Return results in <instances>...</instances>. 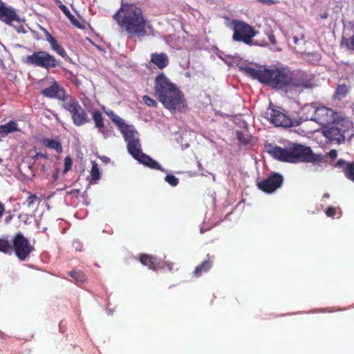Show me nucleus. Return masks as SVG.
Instances as JSON below:
<instances>
[{"instance_id":"1","label":"nucleus","mask_w":354,"mask_h":354,"mask_svg":"<svg viewBox=\"0 0 354 354\" xmlns=\"http://www.w3.org/2000/svg\"><path fill=\"white\" fill-rule=\"evenodd\" d=\"M241 71L247 76L277 89H303L313 86L312 78L306 73L290 71L287 67L261 69L245 66L241 67Z\"/></svg>"},{"instance_id":"2","label":"nucleus","mask_w":354,"mask_h":354,"mask_svg":"<svg viewBox=\"0 0 354 354\" xmlns=\"http://www.w3.org/2000/svg\"><path fill=\"white\" fill-rule=\"evenodd\" d=\"M154 95L165 109L171 111H182L186 107L183 93L163 73L156 77Z\"/></svg>"},{"instance_id":"3","label":"nucleus","mask_w":354,"mask_h":354,"mask_svg":"<svg viewBox=\"0 0 354 354\" xmlns=\"http://www.w3.org/2000/svg\"><path fill=\"white\" fill-rule=\"evenodd\" d=\"M113 17L129 36L143 37L147 35V21L140 8L133 4L122 3Z\"/></svg>"},{"instance_id":"4","label":"nucleus","mask_w":354,"mask_h":354,"mask_svg":"<svg viewBox=\"0 0 354 354\" xmlns=\"http://www.w3.org/2000/svg\"><path fill=\"white\" fill-rule=\"evenodd\" d=\"M62 106L70 113L75 126L81 127L90 122L86 110L82 107L78 100L73 95L66 98L64 103L62 104Z\"/></svg>"},{"instance_id":"5","label":"nucleus","mask_w":354,"mask_h":354,"mask_svg":"<svg viewBox=\"0 0 354 354\" xmlns=\"http://www.w3.org/2000/svg\"><path fill=\"white\" fill-rule=\"evenodd\" d=\"M233 30L232 39L238 42H243L245 44L252 46L253 38L257 32L254 28L243 21L233 19L231 21Z\"/></svg>"},{"instance_id":"6","label":"nucleus","mask_w":354,"mask_h":354,"mask_svg":"<svg viewBox=\"0 0 354 354\" xmlns=\"http://www.w3.org/2000/svg\"><path fill=\"white\" fill-rule=\"evenodd\" d=\"M26 63L35 66L41 67L46 70H50L59 66L60 61L53 55L44 50L34 52L26 57Z\"/></svg>"},{"instance_id":"7","label":"nucleus","mask_w":354,"mask_h":354,"mask_svg":"<svg viewBox=\"0 0 354 354\" xmlns=\"http://www.w3.org/2000/svg\"><path fill=\"white\" fill-rule=\"evenodd\" d=\"M290 162H316L322 159L320 155L313 153L310 147L295 144L290 147Z\"/></svg>"},{"instance_id":"8","label":"nucleus","mask_w":354,"mask_h":354,"mask_svg":"<svg viewBox=\"0 0 354 354\" xmlns=\"http://www.w3.org/2000/svg\"><path fill=\"white\" fill-rule=\"evenodd\" d=\"M34 250V247L21 232L15 235L11 244V252L14 250L19 260H25Z\"/></svg>"},{"instance_id":"9","label":"nucleus","mask_w":354,"mask_h":354,"mask_svg":"<svg viewBox=\"0 0 354 354\" xmlns=\"http://www.w3.org/2000/svg\"><path fill=\"white\" fill-rule=\"evenodd\" d=\"M46 82H48V86L40 92L44 97L57 99L64 103L66 98L72 96L67 94L65 88L54 78L47 80Z\"/></svg>"},{"instance_id":"10","label":"nucleus","mask_w":354,"mask_h":354,"mask_svg":"<svg viewBox=\"0 0 354 354\" xmlns=\"http://www.w3.org/2000/svg\"><path fill=\"white\" fill-rule=\"evenodd\" d=\"M0 21L14 26L18 32H20L19 28H22L19 17L15 10L6 6L5 3L1 1H0Z\"/></svg>"},{"instance_id":"11","label":"nucleus","mask_w":354,"mask_h":354,"mask_svg":"<svg viewBox=\"0 0 354 354\" xmlns=\"http://www.w3.org/2000/svg\"><path fill=\"white\" fill-rule=\"evenodd\" d=\"M283 182V176L277 173L270 174L266 179L257 183L258 188L262 192L271 194L279 188Z\"/></svg>"},{"instance_id":"12","label":"nucleus","mask_w":354,"mask_h":354,"mask_svg":"<svg viewBox=\"0 0 354 354\" xmlns=\"http://www.w3.org/2000/svg\"><path fill=\"white\" fill-rule=\"evenodd\" d=\"M335 112L327 107L319 106L317 108L315 122L326 127L335 121Z\"/></svg>"},{"instance_id":"13","label":"nucleus","mask_w":354,"mask_h":354,"mask_svg":"<svg viewBox=\"0 0 354 354\" xmlns=\"http://www.w3.org/2000/svg\"><path fill=\"white\" fill-rule=\"evenodd\" d=\"M270 116L269 120L271 123L276 127H290L293 125L292 120L289 116L283 112L277 109H272L270 113H267Z\"/></svg>"},{"instance_id":"14","label":"nucleus","mask_w":354,"mask_h":354,"mask_svg":"<svg viewBox=\"0 0 354 354\" xmlns=\"http://www.w3.org/2000/svg\"><path fill=\"white\" fill-rule=\"evenodd\" d=\"M340 124L336 120L329 126L326 127L325 135L331 140H335L340 142L344 140L345 130L339 127Z\"/></svg>"},{"instance_id":"15","label":"nucleus","mask_w":354,"mask_h":354,"mask_svg":"<svg viewBox=\"0 0 354 354\" xmlns=\"http://www.w3.org/2000/svg\"><path fill=\"white\" fill-rule=\"evenodd\" d=\"M139 260L142 265L147 266L149 269L153 270H158L163 268L160 260L150 254H140Z\"/></svg>"},{"instance_id":"16","label":"nucleus","mask_w":354,"mask_h":354,"mask_svg":"<svg viewBox=\"0 0 354 354\" xmlns=\"http://www.w3.org/2000/svg\"><path fill=\"white\" fill-rule=\"evenodd\" d=\"M268 152L277 160L290 162V148L287 149L279 146H273L268 150Z\"/></svg>"},{"instance_id":"17","label":"nucleus","mask_w":354,"mask_h":354,"mask_svg":"<svg viewBox=\"0 0 354 354\" xmlns=\"http://www.w3.org/2000/svg\"><path fill=\"white\" fill-rule=\"evenodd\" d=\"M119 130L122 133L127 144L138 140V133L132 125L124 124Z\"/></svg>"},{"instance_id":"18","label":"nucleus","mask_w":354,"mask_h":354,"mask_svg":"<svg viewBox=\"0 0 354 354\" xmlns=\"http://www.w3.org/2000/svg\"><path fill=\"white\" fill-rule=\"evenodd\" d=\"M335 166L341 168L344 176L354 183V162H347L343 159H339Z\"/></svg>"},{"instance_id":"19","label":"nucleus","mask_w":354,"mask_h":354,"mask_svg":"<svg viewBox=\"0 0 354 354\" xmlns=\"http://www.w3.org/2000/svg\"><path fill=\"white\" fill-rule=\"evenodd\" d=\"M317 108L315 104H305L300 111V119L304 121L313 120L315 121L316 116Z\"/></svg>"},{"instance_id":"20","label":"nucleus","mask_w":354,"mask_h":354,"mask_svg":"<svg viewBox=\"0 0 354 354\" xmlns=\"http://www.w3.org/2000/svg\"><path fill=\"white\" fill-rule=\"evenodd\" d=\"M151 62L156 65L159 69H163L169 65V60L167 55L165 53H154L151 55Z\"/></svg>"},{"instance_id":"21","label":"nucleus","mask_w":354,"mask_h":354,"mask_svg":"<svg viewBox=\"0 0 354 354\" xmlns=\"http://www.w3.org/2000/svg\"><path fill=\"white\" fill-rule=\"evenodd\" d=\"M136 160L143 164L144 165L153 169H157L163 171L164 169L159 165V163L155 160L152 159L149 156L142 153L140 156H138Z\"/></svg>"},{"instance_id":"22","label":"nucleus","mask_w":354,"mask_h":354,"mask_svg":"<svg viewBox=\"0 0 354 354\" xmlns=\"http://www.w3.org/2000/svg\"><path fill=\"white\" fill-rule=\"evenodd\" d=\"M212 266V261L210 258H208L196 267L192 272V275L196 278H198L202 276L203 274L207 273L211 269Z\"/></svg>"},{"instance_id":"23","label":"nucleus","mask_w":354,"mask_h":354,"mask_svg":"<svg viewBox=\"0 0 354 354\" xmlns=\"http://www.w3.org/2000/svg\"><path fill=\"white\" fill-rule=\"evenodd\" d=\"M19 131L15 121L10 120L6 124L0 125V137H5L9 133Z\"/></svg>"},{"instance_id":"24","label":"nucleus","mask_w":354,"mask_h":354,"mask_svg":"<svg viewBox=\"0 0 354 354\" xmlns=\"http://www.w3.org/2000/svg\"><path fill=\"white\" fill-rule=\"evenodd\" d=\"M93 120L95 122V127L98 129V131L104 133V118L102 117V113L99 110H94L91 113Z\"/></svg>"},{"instance_id":"25","label":"nucleus","mask_w":354,"mask_h":354,"mask_svg":"<svg viewBox=\"0 0 354 354\" xmlns=\"http://www.w3.org/2000/svg\"><path fill=\"white\" fill-rule=\"evenodd\" d=\"M127 149L129 153L135 158H138L140 156L143 152L141 150V145L139 139L132 142L131 143L127 144Z\"/></svg>"},{"instance_id":"26","label":"nucleus","mask_w":354,"mask_h":354,"mask_svg":"<svg viewBox=\"0 0 354 354\" xmlns=\"http://www.w3.org/2000/svg\"><path fill=\"white\" fill-rule=\"evenodd\" d=\"M68 274L74 279L77 284L84 283L87 280L86 274L79 270H73L69 272Z\"/></svg>"},{"instance_id":"27","label":"nucleus","mask_w":354,"mask_h":354,"mask_svg":"<svg viewBox=\"0 0 354 354\" xmlns=\"http://www.w3.org/2000/svg\"><path fill=\"white\" fill-rule=\"evenodd\" d=\"M43 143L46 147L54 149L59 153H62V147L59 141L53 139L45 138L43 140Z\"/></svg>"},{"instance_id":"28","label":"nucleus","mask_w":354,"mask_h":354,"mask_svg":"<svg viewBox=\"0 0 354 354\" xmlns=\"http://www.w3.org/2000/svg\"><path fill=\"white\" fill-rule=\"evenodd\" d=\"M104 113L109 116L111 121L117 125L118 129L125 124L123 120L117 115L112 110L105 111Z\"/></svg>"},{"instance_id":"29","label":"nucleus","mask_w":354,"mask_h":354,"mask_svg":"<svg viewBox=\"0 0 354 354\" xmlns=\"http://www.w3.org/2000/svg\"><path fill=\"white\" fill-rule=\"evenodd\" d=\"M28 197L26 199L25 204L29 208L32 207L35 203H39L41 201V199L37 196L36 194L31 193L30 192H27Z\"/></svg>"},{"instance_id":"30","label":"nucleus","mask_w":354,"mask_h":354,"mask_svg":"<svg viewBox=\"0 0 354 354\" xmlns=\"http://www.w3.org/2000/svg\"><path fill=\"white\" fill-rule=\"evenodd\" d=\"M348 91V90L346 85H344V84L339 85L337 87L336 91H335V97L338 100H342V98L346 97Z\"/></svg>"},{"instance_id":"31","label":"nucleus","mask_w":354,"mask_h":354,"mask_svg":"<svg viewBox=\"0 0 354 354\" xmlns=\"http://www.w3.org/2000/svg\"><path fill=\"white\" fill-rule=\"evenodd\" d=\"M0 252L5 254L11 253V244L8 239H0Z\"/></svg>"},{"instance_id":"32","label":"nucleus","mask_w":354,"mask_h":354,"mask_svg":"<svg viewBox=\"0 0 354 354\" xmlns=\"http://www.w3.org/2000/svg\"><path fill=\"white\" fill-rule=\"evenodd\" d=\"M91 180L96 181L100 178L101 174L98 168L97 164L95 162L92 163V167L91 170Z\"/></svg>"},{"instance_id":"33","label":"nucleus","mask_w":354,"mask_h":354,"mask_svg":"<svg viewBox=\"0 0 354 354\" xmlns=\"http://www.w3.org/2000/svg\"><path fill=\"white\" fill-rule=\"evenodd\" d=\"M236 138L241 144L244 145H247L250 143V139L248 135L245 134L242 131H236Z\"/></svg>"},{"instance_id":"34","label":"nucleus","mask_w":354,"mask_h":354,"mask_svg":"<svg viewBox=\"0 0 354 354\" xmlns=\"http://www.w3.org/2000/svg\"><path fill=\"white\" fill-rule=\"evenodd\" d=\"M43 30L46 36V39L50 44L51 49L57 46L58 45V43L56 39L54 37H53L50 34V32L45 28H43Z\"/></svg>"},{"instance_id":"35","label":"nucleus","mask_w":354,"mask_h":354,"mask_svg":"<svg viewBox=\"0 0 354 354\" xmlns=\"http://www.w3.org/2000/svg\"><path fill=\"white\" fill-rule=\"evenodd\" d=\"M52 50L53 51H55V53H57L60 56H62L66 61L70 59V57L67 55V53H66V50H64V48L62 46H61L59 44H58L57 46L53 48Z\"/></svg>"},{"instance_id":"36","label":"nucleus","mask_w":354,"mask_h":354,"mask_svg":"<svg viewBox=\"0 0 354 354\" xmlns=\"http://www.w3.org/2000/svg\"><path fill=\"white\" fill-rule=\"evenodd\" d=\"M165 180L172 187H176L178 185L179 180L173 174H168L165 176Z\"/></svg>"},{"instance_id":"37","label":"nucleus","mask_w":354,"mask_h":354,"mask_svg":"<svg viewBox=\"0 0 354 354\" xmlns=\"http://www.w3.org/2000/svg\"><path fill=\"white\" fill-rule=\"evenodd\" d=\"M142 100L145 104L149 107H156L158 105V103L147 95H143Z\"/></svg>"},{"instance_id":"38","label":"nucleus","mask_w":354,"mask_h":354,"mask_svg":"<svg viewBox=\"0 0 354 354\" xmlns=\"http://www.w3.org/2000/svg\"><path fill=\"white\" fill-rule=\"evenodd\" d=\"M68 19L73 26L79 28H84V24L80 20H78L74 15H71Z\"/></svg>"},{"instance_id":"39","label":"nucleus","mask_w":354,"mask_h":354,"mask_svg":"<svg viewBox=\"0 0 354 354\" xmlns=\"http://www.w3.org/2000/svg\"><path fill=\"white\" fill-rule=\"evenodd\" d=\"M72 159L69 156H66L64 158V173L68 172L69 170L72 168Z\"/></svg>"},{"instance_id":"40","label":"nucleus","mask_w":354,"mask_h":354,"mask_svg":"<svg viewBox=\"0 0 354 354\" xmlns=\"http://www.w3.org/2000/svg\"><path fill=\"white\" fill-rule=\"evenodd\" d=\"M325 212L328 217H333L336 214V209L333 207H329L326 209Z\"/></svg>"},{"instance_id":"41","label":"nucleus","mask_w":354,"mask_h":354,"mask_svg":"<svg viewBox=\"0 0 354 354\" xmlns=\"http://www.w3.org/2000/svg\"><path fill=\"white\" fill-rule=\"evenodd\" d=\"M59 9L62 11V12L66 15L67 18H68L72 15L68 8L65 5L61 6Z\"/></svg>"},{"instance_id":"42","label":"nucleus","mask_w":354,"mask_h":354,"mask_svg":"<svg viewBox=\"0 0 354 354\" xmlns=\"http://www.w3.org/2000/svg\"><path fill=\"white\" fill-rule=\"evenodd\" d=\"M328 156L332 159V160H334L337 158V152L336 150L335 149H333V150H330L328 153Z\"/></svg>"},{"instance_id":"43","label":"nucleus","mask_w":354,"mask_h":354,"mask_svg":"<svg viewBox=\"0 0 354 354\" xmlns=\"http://www.w3.org/2000/svg\"><path fill=\"white\" fill-rule=\"evenodd\" d=\"M39 158H44L46 159H48V156L46 153H37L33 157V158L35 159H37Z\"/></svg>"},{"instance_id":"44","label":"nucleus","mask_w":354,"mask_h":354,"mask_svg":"<svg viewBox=\"0 0 354 354\" xmlns=\"http://www.w3.org/2000/svg\"><path fill=\"white\" fill-rule=\"evenodd\" d=\"M268 38L272 44L275 45L277 44V39L273 34L269 35Z\"/></svg>"},{"instance_id":"45","label":"nucleus","mask_w":354,"mask_h":354,"mask_svg":"<svg viewBox=\"0 0 354 354\" xmlns=\"http://www.w3.org/2000/svg\"><path fill=\"white\" fill-rule=\"evenodd\" d=\"M4 212H5V205H4V204L0 203V218L2 217Z\"/></svg>"},{"instance_id":"46","label":"nucleus","mask_w":354,"mask_h":354,"mask_svg":"<svg viewBox=\"0 0 354 354\" xmlns=\"http://www.w3.org/2000/svg\"><path fill=\"white\" fill-rule=\"evenodd\" d=\"M55 3L58 6V7L60 8L61 6H64L60 0H54Z\"/></svg>"},{"instance_id":"47","label":"nucleus","mask_w":354,"mask_h":354,"mask_svg":"<svg viewBox=\"0 0 354 354\" xmlns=\"http://www.w3.org/2000/svg\"><path fill=\"white\" fill-rule=\"evenodd\" d=\"M293 41H294V43L295 44H297L298 41H299V39H298V38L297 37H293Z\"/></svg>"},{"instance_id":"48","label":"nucleus","mask_w":354,"mask_h":354,"mask_svg":"<svg viewBox=\"0 0 354 354\" xmlns=\"http://www.w3.org/2000/svg\"><path fill=\"white\" fill-rule=\"evenodd\" d=\"M167 268H169V270H171V269H172V264L171 263L167 264Z\"/></svg>"},{"instance_id":"49","label":"nucleus","mask_w":354,"mask_h":354,"mask_svg":"<svg viewBox=\"0 0 354 354\" xmlns=\"http://www.w3.org/2000/svg\"><path fill=\"white\" fill-rule=\"evenodd\" d=\"M329 197H330V195H329V194H328V193H326V194H324L323 195V198H329Z\"/></svg>"},{"instance_id":"50","label":"nucleus","mask_w":354,"mask_h":354,"mask_svg":"<svg viewBox=\"0 0 354 354\" xmlns=\"http://www.w3.org/2000/svg\"><path fill=\"white\" fill-rule=\"evenodd\" d=\"M263 1L265 2H268V3H273V0H263Z\"/></svg>"},{"instance_id":"51","label":"nucleus","mask_w":354,"mask_h":354,"mask_svg":"<svg viewBox=\"0 0 354 354\" xmlns=\"http://www.w3.org/2000/svg\"><path fill=\"white\" fill-rule=\"evenodd\" d=\"M0 338L3 339V334L1 333H0Z\"/></svg>"},{"instance_id":"52","label":"nucleus","mask_w":354,"mask_h":354,"mask_svg":"<svg viewBox=\"0 0 354 354\" xmlns=\"http://www.w3.org/2000/svg\"><path fill=\"white\" fill-rule=\"evenodd\" d=\"M198 167H201V162H198Z\"/></svg>"},{"instance_id":"53","label":"nucleus","mask_w":354,"mask_h":354,"mask_svg":"<svg viewBox=\"0 0 354 354\" xmlns=\"http://www.w3.org/2000/svg\"><path fill=\"white\" fill-rule=\"evenodd\" d=\"M53 178H54V179H56L57 178V175H54Z\"/></svg>"}]
</instances>
